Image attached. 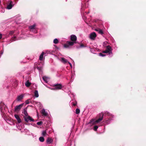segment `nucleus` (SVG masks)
<instances>
[{"mask_svg":"<svg viewBox=\"0 0 146 146\" xmlns=\"http://www.w3.org/2000/svg\"><path fill=\"white\" fill-rule=\"evenodd\" d=\"M75 43L73 41H68L67 42L66 44H65L64 45V46L65 48H68L69 47V46H71L74 45V44Z\"/></svg>","mask_w":146,"mask_h":146,"instance_id":"nucleus-1","label":"nucleus"},{"mask_svg":"<svg viewBox=\"0 0 146 146\" xmlns=\"http://www.w3.org/2000/svg\"><path fill=\"white\" fill-rule=\"evenodd\" d=\"M24 118L25 121L28 122L29 121H34V119L31 117L29 116H24Z\"/></svg>","mask_w":146,"mask_h":146,"instance_id":"nucleus-2","label":"nucleus"},{"mask_svg":"<svg viewBox=\"0 0 146 146\" xmlns=\"http://www.w3.org/2000/svg\"><path fill=\"white\" fill-rule=\"evenodd\" d=\"M23 105V104H22L18 106H16L15 107V111H19L21 110V108Z\"/></svg>","mask_w":146,"mask_h":146,"instance_id":"nucleus-3","label":"nucleus"},{"mask_svg":"<svg viewBox=\"0 0 146 146\" xmlns=\"http://www.w3.org/2000/svg\"><path fill=\"white\" fill-rule=\"evenodd\" d=\"M70 40L76 43V41L77 40L76 36L74 35H71L70 36Z\"/></svg>","mask_w":146,"mask_h":146,"instance_id":"nucleus-4","label":"nucleus"},{"mask_svg":"<svg viewBox=\"0 0 146 146\" xmlns=\"http://www.w3.org/2000/svg\"><path fill=\"white\" fill-rule=\"evenodd\" d=\"M96 36V33L94 32H93L90 34V38L92 40H94Z\"/></svg>","mask_w":146,"mask_h":146,"instance_id":"nucleus-5","label":"nucleus"},{"mask_svg":"<svg viewBox=\"0 0 146 146\" xmlns=\"http://www.w3.org/2000/svg\"><path fill=\"white\" fill-rule=\"evenodd\" d=\"M15 117L17 119V121L18 123H20L21 122V120L20 119L19 116L17 114H15L14 115Z\"/></svg>","mask_w":146,"mask_h":146,"instance_id":"nucleus-6","label":"nucleus"},{"mask_svg":"<svg viewBox=\"0 0 146 146\" xmlns=\"http://www.w3.org/2000/svg\"><path fill=\"white\" fill-rule=\"evenodd\" d=\"M24 96V95L23 94H21L18 96L17 98V100L18 101H21L23 99Z\"/></svg>","mask_w":146,"mask_h":146,"instance_id":"nucleus-7","label":"nucleus"},{"mask_svg":"<svg viewBox=\"0 0 146 146\" xmlns=\"http://www.w3.org/2000/svg\"><path fill=\"white\" fill-rule=\"evenodd\" d=\"M106 50L108 51L109 54H112V49L111 48L110 46H106Z\"/></svg>","mask_w":146,"mask_h":146,"instance_id":"nucleus-8","label":"nucleus"},{"mask_svg":"<svg viewBox=\"0 0 146 146\" xmlns=\"http://www.w3.org/2000/svg\"><path fill=\"white\" fill-rule=\"evenodd\" d=\"M12 2L11 1L9 4L7 6V8L9 9H11L12 7L13 6V5H12Z\"/></svg>","mask_w":146,"mask_h":146,"instance_id":"nucleus-9","label":"nucleus"},{"mask_svg":"<svg viewBox=\"0 0 146 146\" xmlns=\"http://www.w3.org/2000/svg\"><path fill=\"white\" fill-rule=\"evenodd\" d=\"M95 31H97L98 33L100 34H101V35H102L103 34V31L101 29H95Z\"/></svg>","mask_w":146,"mask_h":146,"instance_id":"nucleus-10","label":"nucleus"},{"mask_svg":"<svg viewBox=\"0 0 146 146\" xmlns=\"http://www.w3.org/2000/svg\"><path fill=\"white\" fill-rule=\"evenodd\" d=\"M61 61L64 64H66L68 62L67 60L64 58H61Z\"/></svg>","mask_w":146,"mask_h":146,"instance_id":"nucleus-11","label":"nucleus"},{"mask_svg":"<svg viewBox=\"0 0 146 146\" xmlns=\"http://www.w3.org/2000/svg\"><path fill=\"white\" fill-rule=\"evenodd\" d=\"M42 79L45 83H47L49 78L46 76H43L42 77Z\"/></svg>","mask_w":146,"mask_h":146,"instance_id":"nucleus-12","label":"nucleus"},{"mask_svg":"<svg viewBox=\"0 0 146 146\" xmlns=\"http://www.w3.org/2000/svg\"><path fill=\"white\" fill-rule=\"evenodd\" d=\"M41 113L42 114L46 116L47 115V113L46 111L44 109H43L41 110Z\"/></svg>","mask_w":146,"mask_h":146,"instance_id":"nucleus-13","label":"nucleus"},{"mask_svg":"<svg viewBox=\"0 0 146 146\" xmlns=\"http://www.w3.org/2000/svg\"><path fill=\"white\" fill-rule=\"evenodd\" d=\"M62 88V86L60 84H59L56 85L55 87V88L56 89L59 90L61 89Z\"/></svg>","mask_w":146,"mask_h":146,"instance_id":"nucleus-14","label":"nucleus"},{"mask_svg":"<svg viewBox=\"0 0 146 146\" xmlns=\"http://www.w3.org/2000/svg\"><path fill=\"white\" fill-rule=\"evenodd\" d=\"M46 141L47 143L50 144L52 142V140L51 138L48 137Z\"/></svg>","mask_w":146,"mask_h":146,"instance_id":"nucleus-15","label":"nucleus"},{"mask_svg":"<svg viewBox=\"0 0 146 146\" xmlns=\"http://www.w3.org/2000/svg\"><path fill=\"white\" fill-rule=\"evenodd\" d=\"M44 54V53L43 52H42L40 55L39 58L40 60H43Z\"/></svg>","mask_w":146,"mask_h":146,"instance_id":"nucleus-16","label":"nucleus"},{"mask_svg":"<svg viewBox=\"0 0 146 146\" xmlns=\"http://www.w3.org/2000/svg\"><path fill=\"white\" fill-rule=\"evenodd\" d=\"M31 85V83L29 82V81H27L25 83V86L27 87H29Z\"/></svg>","mask_w":146,"mask_h":146,"instance_id":"nucleus-17","label":"nucleus"},{"mask_svg":"<svg viewBox=\"0 0 146 146\" xmlns=\"http://www.w3.org/2000/svg\"><path fill=\"white\" fill-rule=\"evenodd\" d=\"M34 95L36 97H38V94L37 90H35L34 92Z\"/></svg>","mask_w":146,"mask_h":146,"instance_id":"nucleus-18","label":"nucleus"},{"mask_svg":"<svg viewBox=\"0 0 146 146\" xmlns=\"http://www.w3.org/2000/svg\"><path fill=\"white\" fill-rule=\"evenodd\" d=\"M23 113H24V114H25V116H28V113L27 112V110L26 109H24L23 111Z\"/></svg>","mask_w":146,"mask_h":146,"instance_id":"nucleus-19","label":"nucleus"},{"mask_svg":"<svg viewBox=\"0 0 146 146\" xmlns=\"http://www.w3.org/2000/svg\"><path fill=\"white\" fill-rule=\"evenodd\" d=\"M36 26L35 24H34L33 25L30 26L29 27V28L31 29H34L35 28V27Z\"/></svg>","mask_w":146,"mask_h":146,"instance_id":"nucleus-20","label":"nucleus"},{"mask_svg":"<svg viewBox=\"0 0 146 146\" xmlns=\"http://www.w3.org/2000/svg\"><path fill=\"white\" fill-rule=\"evenodd\" d=\"M103 119V117H100L97 120H96L95 121V122L96 123H98L100 121H102Z\"/></svg>","mask_w":146,"mask_h":146,"instance_id":"nucleus-21","label":"nucleus"},{"mask_svg":"<svg viewBox=\"0 0 146 146\" xmlns=\"http://www.w3.org/2000/svg\"><path fill=\"white\" fill-rule=\"evenodd\" d=\"M39 140L40 141L43 142L44 141V139L43 137H41L39 138Z\"/></svg>","mask_w":146,"mask_h":146,"instance_id":"nucleus-22","label":"nucleus"},{"mask_svg":"<svg viewBox=\"0 0 146 146\" xmlns=\"http://www.w3.org/2000/svg\"><path fill=\"white\" fill-rule=\"evenodd\" d=\"M42 135L43 136H45L46 134V131H43L42 132Z\"/></svg>","mask_w":146,"mask_h":146,"instance_id":"nucleus-23","label":"nucleus"},{"mask_svg":"<svg viewBox=\"0 0 146 146\" xmlns=\"http://www.w3.org/2000/svg\"><path fill=\"white\" fill-rule=\"evenodd\" d=\"M53 42L55 44L58 42V40L57 38L53 40Z\"/></svg>","mask_w":146,"mask_h":146,"instance_id":"nucleus-24","label":"nucleus"},{"mask_svg":"<svg viewBox=\"0 0 146 146\" xmlns=\"http://www.w3.org/2000/svg\"><path fill=\"white\" fill-rule=\"evenodd\" d=\"M80 110L78 108H77L76 110V114H78L80 113Z\"/></svg>","mask_w":146,"mask_h":146,"instance_id":"nucleus-25","label":"nucleus"},{"mask_svg":"<svg viewBox=\"0 0 146 146\" xmlns=\"http://www.w3.org/2000/svg\"><path fill=\"white\" fill-rule=\"evenodd\" d=\"M98 128V126L97 125H95L94 126V130L95 131H96L97 130V129Z\"/></svg>","mask_w":146,"mask_h":146,"instance_id":"nucleus-26","label":"nucleus"},{"mask_svg":"<svg viewBox=\"0 0 146 146\" xmlns=\"http://www.w3.org/2000/svg\"><path fill=\"white\" fill-rule=\"evenodd\" d=\"M42 122L41 121H39L37 123V124L38 125H40L42 124Z\"/></svg>","mask_w":146,"mask_h":146,"instance_id":"nucleus-27","label":"nucleus"},{"mask_svg":"<svg viewBox=\"0 0 146 146\" xmlns=\"http://www.w3.org/2000/svg\"><path fill=\"white\" fill-rule=\"evenodd\" d=\"M99 55L100 56H104L106 55L105 54H103L101 53H99Z\"/></svg>","mask_w":146,"mask_h":146,"instance_id":"nucleus-28","label":"nucleus"},{"mask_svg":"<svg viewBox=\"0 0 146 146\" xmlns=\"http://www.w3.org/2000/svg\"><path fill=\"white\" fill-rule=\"evenodd\" d=\"M29 100H27L25 102L26 104H29V102H30Z\"/></svg>","mask_w":146,"mask_h":146,"instance_id":"nucleus-29","label":"nucleus"},{"mask_svg":"<svg viewBox=\"0 0 146 146\" xmlns=\"http://www.w3.org/2000/svg\"><path fill=\"white\" fill-rule=\"evenodd\" d=\"M103 52L104 53H109V52L108 50H105V51H104Z\"/></svg>","mask_w":146,"mask_h":146,"instance_id":"nucleus-30","label":"nucleus"},{"mask_svg":"<svg viewBox=\"0 0 146 146\" xmlns=\"http://www.w3.org/2000/svg\"><path fill=\"white\" fill-rule=\"evenodd\" d=\"M14 33V31H11L9 33L10 35H12Z\"/></svg>","mask_w":146,"mask_h":146,"instance_id":"nucleus-31","label":"nucleus"},{"mask_svg":"<svg viewBox=\"0 0 146 146\" xmlns=\"http://www.w3.org/2000/svg\"><path fill=\"white\" fill-rule=\"evenodd\" d=\"M108 43V42H104V45H106V44Z\"/></svg>","mask_w":146,"mask_h":146,"instance_id":"nucleus-32","label":"nucleus"},{"mask_svg":"<svg viewBox=\"0 0 146 146\" xmlns=\"http://www.w3.org/2000/svg\"><path fill=\"white\" fill-rule=\"evenodd\" d=\"M68 63H69V64H70V67L72 68V64L70 63V62H68Z\"/></svg>","mask_w":146,"mask_h":146,"instance_id":"nucleus-33","label":"nucleus"},{"mask_svg":"<svg viewBox=\"0 0 146 146\" xmlns=\"http://www.w3.org/2000/svg\"><path fill=\"white\" fill-rule=\"evenodd\" d=\"M84 47V46L83 44H81L80 45V47Z\"/></svg>","mask_w":146,"mask_h":146,"instance_id":"nucleus-34","label":"nucleus"},{"mask_svg":"<svg viewBox=\"0 0 146 146\" xmlns=\"http://www.w3.org/2000/svg\"><path fill=\"white\" fill-rule=\"evenodd\" d=\"M76 103H73V106H76Z\"/></svg>","mask_w":146,"mask_h":146,"instance_id":"nucleus-35","label":"nucleus"},{"mask_svg":"<svg viewBox=\"0 0 146 146\" xmlns=\"http://www.w3.org/2000/svg\"><path fill=\"white\" fill-rule=\"evenodd\" d=\"M2 35L1 34H0V39L2 38Z\"/></svg>","mask_w":146,"mask_h":146,"instance_id":"nucleus-36","label":"nucleus"},{"mask_svg":"<svg viewBox=\"0 0 146 146\" xmlns=\"http://www.w3.org/2000/svg\"><path fill=\"white\" fill-rule=\"evenodd\" d=\"M15 40H14L13 39H12V40L13 41H15Z\"/></svg>","mask_w":146,"mask_h":146,"instance_id":"nucleus-37","label":"nucleus"},{"mask_svg":"<svg viewBox=\"0 0 146 146\" xmlns=\"http://www.w3.org/2000/svg\"><path fill=\"white\" fill-rule=\"evenodd\" d=\"M16 38V37H15H15H14V38Z\"/></svg>","mask_w":146,"mask_h":146,"instance_id":"nucleus-38","label":"nucleus"}]
</instances>
